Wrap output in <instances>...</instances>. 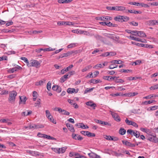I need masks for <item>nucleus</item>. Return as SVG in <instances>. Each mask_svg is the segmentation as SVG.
<instances>
[{
    "instance_id": "nucleus-49",
    "label": "nucleus",
    "mask_w": 158,
    "mask_h": 158,
    "mask_svg": "<svg viewBox=\"0 0 158 158\" xmlns=\"http://www.w3.org/2000/svg\"><path fill=\"white\" fill-rule=\"evenodd\" d=\"M16 76V75L15 74H13L11 75H9L7 76V77L8 78H9L10 79H12L14 78H15Z\"/></svg>"
},
{
    "instance_id": "nucleus-6",
    "label": "nucleus",
    "mask_w": 158,
    "mask_h": 158,
    "mask_svg": "<svg viewBox=\"0 0 158 158\" xmlns=\"http://www.w3.org/2000/svg\"><path fill=\"white\" fill-rule=\"evenodd\" d=\"M125 122L128 125H132L136 128H138V125L136 123L134 122L129 120L127 118H126L125 120Z\"/></svg>"
},
{
    "instance_id": "nucleus-4",
    "label": "nucleus",
    "mask_w": 158,
    "mask_h": 158,
    "mask_svg": "<svg viewBox=\"0 0 158 158\" xmlns=\"http://www.w3.org/2000/svg\"><path fill=\"white\" fill-rule=\"evenodd\" d=\"M147 139L154 143H156L158 142V139L156 135H150L148 136Z\"/></svg>"
},
{
    "instance_id": "nucleus-25",
    "label": "nucleus",
    "mask_w": 158,
    "mask_h": 158,
    "mask_svg": "<svg viewBox=\"0 0 158 158\" xmlns=\"http://www.w3.org/2000/svg\"><path fill=\"white\" fill-rule=\"evenodd\" d=\"M140 45L141 47H143L145 48H154L153 46L152 45H149L148 44H141Z\"/></svg>"
},
{
    "instance_id": "nucleus-17",
    "label": "nucleus",
    "mask_w": 158,
    "mask_h": 158,
    "mask_svg": "<svg viewBox=\"0 0 158 158\" xmlns=\"http://www.w3.org/2000/svg\"><path fill=\"white\" fill-rule=\"evenodd\" d=\"M86 104L87 106H90L91 107H93L94 109H95V107L96 106V105L92 101H88L86 102Z\"/></svg>"
},
{
    "instance_id": "nucleus-47",
    "label": "nucleus",
    "mask_w": 158,
    "mask_h": 158,
    "mask_svg": "<svg viewBox=\"0 0 158 158\" xmlns=\"http://www.w3.org/2000/svg\"><path fill=\"white\" fill-rule=\"evenodd\" d=\"M55 50V48H52L51 47H49V48H44V51H53Z\"/></svg>"
},
{
    "instance_id": "nucleus-28",
    "label": "nucleus",
    "mask_w": 158,
    "mask_h": 158,
    "mask_svg": "<svg viewBox=\"0 0 158 158\" xmlns=\"http://www.w3.org/2000/svg\"><path fill=\"white\" fill-rule=\"evenodd\" d=\"M42 32V31H38L34 30L30 31L29 32V33L31 35H32V34H36L39 33H41Z\"/></svg>"
},
{
    "instance_id": "nucleus-24",
    "label": "nucleus",
    "mask_w": 158,
    "mask_h": 158,
    "mask_svg": "<svg viewBox=\"0 0 158 158\" xmlns=\"http://www.w3.org/2000/svg\"><path fill=\"white\" fill-rule=\"evenodd\" d=\"M66 126L68 129L72 132L74 131V129L72 125L70 124L69 123L66 124Z\"/></svg>"
},
{
    "instance_id": "nucleus-16",
    "label": "nucleus",
    "mask_w": 158,
    "mask_h": 158,
    "mask_svg": "<svg viewBox=\"0 0 158 158\" xmlns=\"http://www.w3.org/2000/svg\"><path fill=\"white\" fill-rule=\"evenodd\" d=\"M115 77H113L110 76H104L103 77V79L109 81H111L114 80V78Z\"/></svg>"
},
{
    "instance_id": "nucleus-3",
    "label": "nucleus",
    "mask_w": 158,
    "mask_h": 158,
    "mask_svg": "<svg viewBox=\"0 0 158 158\" xmlns=\"http://www.w3.org/2000/svg\"><path fill=\"white\" fill-rule=\"evenodd\" d=\"M40 63L39 62L35 60H32L30 61L29 64H28V67H35L36 68H38L40 67Z\"/></svg>"
},
{
    "instance_id": "nucleus-57",
    "label": "nucleus",
    "mask_w": 158,
    "mask_h": 158,
    "mask_svg": "<svg viewBox=\"0 0 158 158\" xmlns=\"http://www.w3.org/2000/svg\"><path fill=\"white\" fill-rule=\"evenodd\" d=\"M65 21H59L57 22V24L58 25H65Z\"/></svg>"
},
{
    "instance_id": "nucleus-20",
    "label": "nucleus",
    "mask_w": 158,
    "mask_h": 158,
    "mask_svg": "<svg viewBox=\"0 0 158 158\" xmlns=\"http://www.w3.org/2000/svg\"><path fill=\"white\" fill-rule=\"evenodd\" d=\"M112 64H122L123 62L120 60H114L110 62Z\"/></svg>"
},
{
    "instance_id": "nucleus-15",
    "label": "nucleus",
    "mask_w": 158,
    "mask_h": 158,
    "mask_svg": "<svg viewBox=\"0 0 158 158\" xmlns=\"http://www.w3.org/2000/svg\"><path fill=\"white\" fill-rule=\"evenodd\" d=\"M72 137L73 139H75L79 140H81L83 139V138L80 135H77L75 134H72Z\"/></svg>"
},
{
    "instance_id": "nucleus-64",
    "label": "nucleus",
    "mask_w": 158,
    "mask_h": 158,
    "mask_svg": "<svg viewBox=\"0 0 158 158\" xmlns=\"http://www.w3.org/2000/svg\"><path fill=\"white\" fill-rule=\"evenodd\" d=\"M68 102L71 105L74 104L75 102L74 100H71L70 99H68Z\"/></svg>"
},
{
    "instance_id": "nucleus-52",
    "label": "nucleus",
    "mask_w": 158,
    "mask_h": 158,
    "mask_svg": "<svg viewBox=\"0 0 158 158\" xmlns=\"http://www.w3.org/2000/svg\"><path fill=\"white\" fill-rule=\"evenodd\" d=\"M60 148V153H63L65 152L66 149L67 148V147H65L62 148Z\"/></svg>"
},
{
    "instance_id": "nucleus-63",
    "label": "nucleus",
    "mask_w": 158,
    "mask_h": 158,
    "mask_svg": "<svg viewBox=\"0 0 158 158\" xmlns=\"http://www.w3.org/2000/svg\"><path fill=\"white\" fill-rule=\"evenodd\" d=\"M46 112V115L47 117H49V116H50L51 115V114L50 113V112L48 110H46L45 111Z\"/></svg>"
},
{
    "instance_id": "nucleus-39",
    "label": "nucleus",
    "mask_w": 158,
    "mask_h": 158,
    "mask_svg": "<svg viewBox=\"0 0 158 158\" xmlns=\"http://www.w3.org/2000/svg\"><path fill=\"white\" fill-rule=\"evenodd\" d=\"M69 71V69L68 68H66L64 69H63L61 70V72L59 73V74H63L65 73L66 72H68Z\"/></svg>"
},
{
    "instance_id": "nucleus-33",
    "label": "nucleus",
    "mask_w": 158,
    "mask_h": 158,
    "mask_svg": "<svg viewBox=\"0 0 158 158\" xmlns=\"http://www.w3.org/2000/svg\"><path fill=\"white\" fill-rule=\"evenodd\" d=\"M86 135L88 137H95V134L94 133H91L88 131H86Z\"/></svg>"
},
{
    "instance_id": "nucleus-58",
    "label": "nucleus",
    "mask_w": 158,
    "mask_h": 158,
    "mask_svg": "<svg viewBox=\"0 0 158 158\" xmlns=\"http://www.w3.org/2000/svg\"><path fill=\"white\" fill-rule=\"evenodd\" d=\"M140 6L143 7H149V6L148 4H145L143 3H140Z\"/></svg>"
},
{
    "instance_id": "nucleus-2",
    "label": "nucleus",
    "mask_w": 158,
    "mask_h": 158,
    "mask_svg": "<svg viewBox=\"0 0 158 158\" xmlns=\"http://www.w3.org/2000/svg\"><path fill=\"white\" fill-rule=\"evenodd\" d=\"M77 51H69L66 53H63L60 55V57L63 58L67 57L71 55H74L77 53Z\"/></svg>"
},
{
    "instance_id": "nucleus-43",
    "label": "nucleus",
    "mask_w": 158,
    "mask_h": 158,
    "mask_svg": "<svg viewBox=\"0 0 158 158\" xmlns=\"http://www.w3.org/2000/svg\"><path fill=\"white\" fill-rule=\"evenodd\" d=\"M101 81L100 80H96L92 79L91 81V82L94 84H96L99 82H101Z\"/></svg>"
},
{
    "instance_id": "nucleus-54",
    "label": "nucleus",
    "mask_w": 158,
    "mask_h": 158,
    "mask_svg": "<svg viewBox=\"0 0 158 158\" xmlns=\"http://www.w3.org/2000/svg\"><path fill=\"white\" fill-rule=\"evenodd\" d=\"M13 29L8 30V29H4L3 30V32L6 33H11L14 31Z\"/></svg>"
},
{
    "instance_id": "nucleus-38",
    "label": "nucleus",
    "mask_w": 158,
    "mask_h": 158,
    "mask_svg": "<svg viewBox=\"0 0 158 158\" xmlns=\"http://www.w3.org/2000/svg\"><path fill=\"white\" fill-rule=\"evenodd\" d=\"M149 89L150 90H155L158 89V84L150 87Z\"/></svg>"
},
{
    "instance_id": "nucleus-53",
    "label": "nucleus",
    "mask_w": 158,
    "mask_h": 158,
    "mask_svg": "<svg viewBox=\"0 0 158 158\" xmlns=\"http://www.w3.org/2000/svg\"><path fill=\"white\" fill-rule=\"evenodd\" d=\"M7 121H10V119L8 118L0 119V122L1 123H6L7 122Z\"/></svg>"
},
{
    "instance_id": "nucleus-27",
    "label": "nucleus",
    "mask_w": 158,
    "mask_h": 158,
    "mask_svg": "<svg viewBox=\"0 0 158 158\" xmlns=\"http://www.w3.org/2000/svg\"><path fill=\"white\" fill-rule=\"evenodd\" d=\"M126 132L125 129L123 128H121L119 131V133L122 135H123L126 133Z\"/></svg>"
},
{
    "instance_id": "nucleus-42",
    "label": "nucleus",
    "mask_w": 158,
    "mask_h": 158,
    "mask_svg": "<svg viewBox=\"0 0 158 158\" xmlns=\"http://www.w3.org/2000/svg\"><path fill=\"white\" fill-rule=\"evenodd\" d=\"M53 110L55 111H58L60 113L62 112L63 110L60 107H55L53 109Z\"/></svg>"
},
{
    "instance_id": "nucleus-26",
    "label": "nucleus",
    "mask_w": 158,
    "mask_h": 158,
    "mask_svg": "<svg viewBox=\"0 0 158 158\" xmlns=\"http://www.w3.org/2000/svg\"><path fill=\"white\" fill-rule=\"evenodd\" d=\"M126 10V7L123 6H116V11H123Z\"/></svg>"
},
{
    "instance_id": "nucleus-59",
    "label": "nucleus",
    "mask_w": 158,
    "mask_h": 158,
    "mask_svg": "<svg viewBox=\"0 0 158 158\" xmlns=\"http://www.w3.org/2000/svg\"><path fill=\"white\" fill-rule=\"evenodd\" d=\"M134 131L131 129H128L127 130V132L132 135H133Z\"/></svg>"
},
{
    "instance_id": "nucleus-18",
    "label": "nucleus",
    "mask_w": 158,
    "mask_h": 158,
    "mask_svg": "<svg viewBox=\"0 0 158 158\" xmlns=\"http://www.w3.org/2000/svg\"><path fill=\"white\" fill-rule=\"evenodd\" d=\"M114 19L116 21L121 22H123V16H117L115 17L114 18Z\"/></svg>"
},
{
    "instance_id": "nucleus-8",
    "label": "nucleus",
    "mask_w": 158,
    "mask_h": 158,
    "mask_svg": "<svg viewBox=\"0 0 158 158\" xmlns=\"http://www.w3.org/2000/svg\"><path fill=\"white\" fill-rule=\"evenodd\" d=\"M20 100L19 102V104H25L26 103V102L27 99L26 97L24 96L19 97Z\"/></svg>"
},
{
    "instance_id": "nucleus-56",
    "label": "nucleus",
    "mask_w": 158,
    "mask_h": 158,
    "mask_svg": "<svg viewBox=\"0 0 158 158\" xmlns=\"http://www.w3.org/2000/svg\"><path fill=\"white\" fill-rule=\"evenodd\" d=\"M117 65H116L113 64H110L109 67V68L110 69H112L114 68H117Z\"/></svg>"
},
{
    "instance_id": "nucleus-48",
    "label": "nucleus",
    "mask_w": 158,
    "mask_h": 158,
    "mask_svg": "<svg viewBox=\"0 0 158 158\" xmlns=\"http://www.w3.org/2000/svg\"><path fill=\"white\" fill-rule=\"evenodd\" d=\"M120 72L123 73H128L132 72V70L130 69L126 70L124 69H121L119 71Z\"/></svg>"
},
{
    "instance_id": "nucleus-46",
    "label": "nucleus",
    "mask_w": 158,
    "mask_h": 158,
    "mask_svg": "<svg viewBox=\"0 0 158 158\" xmlns=\"http://www.w3.org/2000/svg\"><path fill=\"white\" fill-rule=\"evenodd\" d=\"M94 89V88H87L84 91V94H86L88 92H89L92 91L93 89Z\"/></svg>"
},
{
    "instance_id": "nucleus-11",
    "label": "nucleus",
    "mask_w": 158,
    "mask_h": 158,
    "mask_svg": "<svg viewBox=\"0 0 158 158\" xmlns=\"http://www.w3.org/2000/svg\"><path fill=\"white\" fill-rule=\"evenodd\" d=\"M88 155L91 158H100L101 157L100 156L92 152L88 153Z\"/></svg>"
},
{
    "instance_id": "nucleus-55",
    "label": "nucleus",
    "mask_w": 158,
    "mask_h": 158,
    "mask_svg": "<svg viewBox=\"0 0 158 158\" xmlns=\"http://www.w3.org/2000/svg\"><path fill=\"white\" fill-rule=\"evenodd\" d=\"M129 23L130 25H132L134 26H137L138 25V23L137 22H136L134 21H133L131 22H129Z\"/></svg>"
},
{
    "instance_id": "nucleus-13",
    "label": "nucleus",
    "mask_w": 158,
    "mask_h": 158,
    "mask_svg": "<svg viewBox=\"0 0 158 158\" xmlns=\"http://www.w3.org/2000/svg\"><path fill=\"white\" fill-rule=\"evenodd\" d=\"M78 89H75L74 88H68L67 90V92L69 94L77 93L78 92Z\"/></svg>"
},
{
    "instance_id": "nucleus-21",
    "label": "nucleus",
    "mask_w": 158,
    "mask_h": 158,
    "mask_svg": "<svg viewBox=\"0 0 158 158\" xmlns=\"http://www.w3.org/2000/svg\"><path fill=\"white\" fill-rule=\"evenodd\" d=\"M137 35L141 37H144L146 36L145 34L142 31H138V33H137Z\"/></svg>"
},
{
    "instance_id": "nucleus-44",
    "label": "nucleus",
    "mask_w": 158,
    "mask_h": 158,
    "mask_svg": "<svg viewBox=\"0 0 158 158\" xmlns=\"http://www.w3.org/2000/svg\"><path fill=\"white\" fill-rule=\"evenodd\" d=\"M130 5H135L137 6H140V3L139 2H131L128 3Z\"/></svg>"
},
{
    "instance_id": "nucleus-23",
    "label": "nucleus",
    "mask_w": 158,
    "mask_h": 158,
    "mask_svg": "<svg viewBox=\"0 0 158 158\" xmlns=\"http://www.w3.org/2000/svg\"><path fill=\"white\" fill-rule=\"evenodd\" d=\"M31 110H27L25 112H23L21 113V115L24 116L28 115L31 113Z\"/></svg>"
},
{
    "instance_id": "nucleus-9",
    "label": "nucleus",
    "mask_w": 158,
    "mask_h": 158,
    "mask_svg": "<svg viewBox=\"0 0 158 158\" xmlns=\"http://www.w3.org/2000/svg\"><path fill=\"white\" fill-rule=\"evenodd\" d=\"M97 19L98 20H101L102 21L110 20H111L112 18L110 17H97Z\"/></svg>"
},
{
    "instance_id": "nucleus-36",
    "label": "nucleus",
    "mask_w": 158,
    "mask_h": 158,
    "mask_svg": "<svg viewBox=\"0 0 158 158\" xmlns=\"http://www.w3.org/2000/svg\"><path fill=\"white\" fill-rule=\"evenodd\" d=\"M49 119V120L53 123L55 124H56V120H54V119L53 118V117L51 115L50 116H49V117H47Z\"/></svg>"
},
{
    "instance_id": "nucleus-34",
    "label": "nucleus",
    "mask_w": 158,
    "mask_h": 158,
    "mask_svg": "<svg viewBox=\"0 0 158 158\" xmlns=\"http://www.w3.org/2000/svg\"><path fill=\"white\" fill-rule=\"evenodd\" d=\"M77 43H71L67 46V48H74L77 46Z\"/></svg>"
},
{
    "instance_id": "nucleus-50",
    "label": "nucleus",
    "mask_w": 158,
    "mask_h": 158,
    "mask_svg": "<svg viewBox=\"0 0 158 158\" xmlns=\"http://www.w3.org/2000/svg\"><path fill=\"white\" fill-rule=\"evenodd\" d=\"M51 82H50V81H49L48 82V83L47 84V89L48 91L50 90L51 88Z\"/></svg>"
},
{
    "instance_id": "nucleus-19",
    "label": "nucleus",
    "mask_w": 158,
    "mask_h": 158,
    "mask_svg": "<svg viewBox=\"0 0 158 158\" xmlns=\"http://www.w3.org/2000/svg\"><path fill=\"white\" fill-rule=\"evenodd\" d=\"M27 152V153H28L31 154V155L33 156H39V154H38V152H36L33 151L31 150H28Z\"/></svg>"
},
{
    "instance_id": "nucleus-41",
    "label": "nucleus",
    "mask_w": 158,
    "mask_h": 158,
    "mask_svg": "<svg viewBox=\"0 0 158 158\" xmlns=\"http://www.w3.org/2000/svg\"><path fill=\"white\" fill-rule=\"evenodd\" d=\"M81 30H73L72 31V32L74 33L81 34Z\"/></svg>"
},
{
    "instance_id": "nucleus-51",
    "label": "nucleus",
    "mask_w": 158,
    "mask_h": 158,
    "mask_svg": "<svg viewBox=\"0 0 158 158\" xmlns=\"http://www.w3.org/2000/svg\"><path fill=\"white\" fill-rule=\"evenodd\" d=\"M65 25H68V26H71V25H74V23L72 22L69 21H66L65 22Z\"/></svg>"
},
{
    "instance_id": "nucleus-45",
    "label": "nucleus",
    "mask_w": 158,
    "mask_h": 158,
    "mask_svg": "<svg viewBox=\"0 0 158 158\" xmlns=\"http://www.w3.org/2000/svg\"><path fill=\"white\" fill-rule=\"evenodd\" d=\"M81 34H84V35L89 36L90 35V34L89 32L87 31H84L81 30Z\"/></svg>"
},
{
    "instance_id": "nucleus-40",
    "label": "nucleus",
    "mask_w": 158,
    "mask_h": 158,
    "mask_svg": "<svg viewBox=\"0 0 158 158\" xmlns=\"http://www.w3.org/2000/svg\"><path fill=\"white\" fill-rule=\"evenodd\" d=\"M106 8L108 10H116V6H107Z\"/></svg>"
},
{
    "instance_id": "nucleus-61",
    "label": "nucleus",
    "mask_w": 158,
    "mask_h": 158,
    "mask_svg": "<svg viewBox=\"0 0 158 158\" xmlns=\"http://www.w3.org/2000/svg\"><path fill=\"white\" fill-rule=\"evenodd\" d=\"M113 136H111L110 135L106 136L105 138L108 140H113Z\"/></svg>"
},
{
    "instance_id": "nucleus-30",
    "label": "nucleus",
    "mask_w": 158,
    "mask_h": 158,
    "mask_svg": "<svg viewBox=\"0 0 158 158\" xmlns=\"http://www.w3.org/2000/svg\"><path fill=\"white\" fill-rule=\"evenodd\" d=\"M36 125L35 124H30L29 126V129H37Z\"/></svg>"
},
{
    "instance_id": "nucleus-10",
    "label": "nucleus",
    "mask_w": 158,
    "mask_h": 158,
    "mask_svg": "<svg viewBox=\"0 0 158 158\" xmlns=\"http://www.w3.org/2000/svg\"><path fill=\"white\" fill-rule=\"evenodd\" d=\"M147 24L150 26L158 24V20H149L146 22Z\"/></svg>"
},
{
    "instance_id": "nucleus-35",
    "label": "nucleus",
    "mask_w": 158,
    "mask_h": 158,
    "mask_svg": "<svg viewBox=\"0 0 158 158\" xmlns=\"http://www.w3.org/2000/svg\"><path fill=\"white\" fill-rule=\"evenodd\" d=\"M157 96L156 95H155L153 94H150L148 96L144 97L143 98L144 99H151L152 97H155Z\"/></svg>"
},
{
    "instance_id": "nucleus-60",
    "label": "nucleus",
    "mask_w": 158,
    "mask_h": 158,
    "mask_svg": "<svg viewBox=\"0 0 158 158\" xmlns=\"http://www.w3.org/2000/svg\"><path fill=\"white\" fill-rule=\"evenodd\" d=\"M16 71V70H15L14 68L9 69L8 72L9 73H12Z\"/></svg>"
},
{
    "instance_id": "nucleus-62",
    "label": "nucleus",
    "mask_w": 158,
    "mask_h": 158,
    "mask_svg": "<svg viewBox=\"0 0 158 158\" xmlns=\"http://www.w3.org/2000/svg\"><path fill=\"white\" fill-rule=\"evenodd\" d=\"M62 113L63 114L66 115H69V112L64 110H63Z\"/></svg>"
},
{
    "instance_id": "nucleus-22",
    "label": "nucleus",
    "mask_w": 158,
    "mask_h": 158,
    "mask_svg": "<svg viewBox=\"0 0 158 158\" xmlns=\"http://www.w3.org/2000/svg\"><path fill=\"white\" fill-rule=\"evenodd\" d=\"M114 77L115 78H114V81L115 83H123L124 82V81L123 80L121 79L118 78V77Z\"/></svg>"
},
{
    "instance_id": "nucleus-14",
    "label": "nucleus",
    "mask_w": 158,
    "mask_h": 158,
    "mask_svg": "<svg viewBox=\"0 0 158 158\" xmlns=\"http://www.w3.org/2000/svg\"><path fill=\"white\" fill-rule=\"evenodd\" d=\"M71 73L72 72L69 73L70 74V76H69V74H67L65 75L62 77L60 79L61 82H64L68 78V77H70V76L72 75Z\"/></svg>"
},
{
    "instance_id": "nucleus-7",
    "label": "nucleus",
    "mask_w": 158,
    "mask_h": 158,
    "mask_svg": "<svg viewBox=\"0 0 158 158\" xmlns=\"http://www.w3.org/2000/svg\"><path fill=\"white\" fill-rule=\"evenodd\" d=\"M122 142L124 145L128 147H134L135 146V144L132 143L126 140H123L122 141Z\"/></svg>"
},
{
    "instance_id": "nucleus-31",
    "label": "nucleus",
    "mask_w": 158,
    "mask_h": 158,
    "mask_svg": "<svg viewBox=\"0 0 158 158\" xmlns=\"http://www.w3.org/2000/svg\"><path fill=\"white\" fill-rule=\"evenodd\" d=\"M133 135L135 136L136 138H138L140 136V134L139 131H134Z\"/></svg>"
},
{
    "instance_id": "nucleus-37",
    "label": "nucleus",
    "mask_w": 158,
    "mask_h": 158,
    "mask_svg": "<svg viewBox=\"0 0 158 158\" xmlns=\"http://www.w3.org/2000/svg\"><path fill=\"white\" fill-rule=\"evenodd\" d=\"M20 59L24 61V62L27 64V66H28V64H29V62L27 58L25 57H21Z\"/></svg>"
},
{
    "instance_id": "nucleus-12",
    "label": "nucleus",
    "mask_w": 158,
    "mask_h": 158,
    "mask_svg": "<svg viewBox=\"0 0 158 158\" xmlns=\"http://www.w3.org/2000/svg\"><path fill=\"white\" fill-rule=\"evenodd\" d=\"M107 64V63L105 62L104 63L102 64H98L93 67L94 69H98V68H102L105 66Z\"/></svg>"
},
{
    "instance_id": "nucleus-1",
    "label": "nucleus",
    "mask_w": 158,
    "mask_h": 158,
    "mask_svg": "<svg viewBox=\"0 0 158 158\" xmlns=\"http://www.w3.org/2000/svg\"><path fill=\"white\" fill-rule=\"evenodd\" d=\"M17 92L15 90L10 92L9 93V98L8 99V102L11 103H14L15 101L16 97L17 95Z\"/></svg>"
},
{
    "instance_id": "nucleus-5",
    "label": "nucleus",
    "mask_w": 158,
    "mask_h": 158,
    "mask_svg": "<svg viewBox=\"0 0 158 158\" xmlns=\"http://www.w3.org/2000/svg\"><path fill=\"white\" fill-rule=\"evenodd\" d=\"M110 112L112 117L114 118V120L116 121L117 122H120L121 121L120 117L117 113L113 112L111 111H110Z\"/></svg>"
},
{
    "instance_id": "nucleus-32",
    "label": "nucleus",
    "mask_w": 158,
    "mask_h": 158,
    "mask_svg": "<svg viewBox=\"0 0 158 158\" xmlns=\"http://www.w3.org/2000/svg\"><path fill=\"white\" fill-rule=\"evenodd\" d=\"M51 149L52 151H54L56 153L58 154L60 153V148H52Z\"/></svg>"
},
{
    "instance_id": "nucleus-29",
    "label": "nucleus",
    "mask_w": 158,
    "mask_h": 158,
    "mask_svg": "<svg viewBox=\"0 0 158 158\" xmlns=\"http://www.w3.org/2000/svg\"><path fill=\"white\" fill-rule=\"evenodd\" d=\"M46 80H41L38 82H37L35 83V85H43V83H45Z\"/></svg>"
}]
</instances>
